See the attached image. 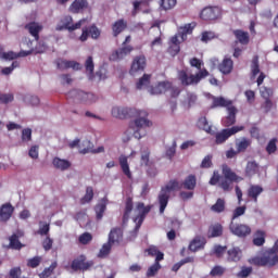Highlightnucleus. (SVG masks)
Returning <instances> with one entry per match:
<instances>
[{
  "mask_svg": "<svg viewBox=\"0 0 278 278\" xmlns=\"http://www.w3.org/2000/svg\"><path fill=\"white\" fill-rule=\"evenodd\" d=\"M112 116L114 118H135L132 123H130V129L134 130V136L137 138V140H140L142 136L147 135V131H141L143 129H147V127H151L153 123L149 121V113L147 111H140L136 109H129L124 106H114L112 109Z\"/></svg>",
  "mask_w": 278,
  "mask_h": 278,
  "instance_id": "obj_1",
  "label": "nucleus"
},
{
  "mask_svg": "<svg viewBox=\"0 0 278 278\" xmlns=\"http://www.w3.org/2000/svg\"><path fill=\"white\" fill-rule=\"evenodd\" d=\"M181 188L182 190H194L197 188V176L190 174L181 184L177 179H172L167 185L161 188V191L157 195L160 214H164L166 207H168V201H170V192L175 190H181Z\"/></svg>",
  "mask_w": 278,
  "mask_h": 278,
  "instance_id": "obj_2",
  "label": "nucleus"
},
{
  "mask_svg": "<svg viewBox=\"0 0 278 278\" xmlns=\"http://www.w3.org/2000/svg\"><path fill=\"white\" fill-rule=\"evenodd\" d=\"M222 173L223 176H220L217 170L213 173V176L208 181L210 186H219L224 192H230L231 185L242 180V178L237 176L236 172H233L227 164L222 166Z\"/></svg>",
  "mask_w": 278,
  "mask_h": 278,
  "instance_id": "obj_3",
  "label": "nucleus"
},
{
  "mask_svg": "<svg viewBox=\"0 0 278 278\" xmlns=\"http://www.w3.org/2000/svg\"><path fill=\"white\" fill-rule=\"evenodd\" d=\"M190 66L192 68H197L199 72L194 75H188L187 71L178 72V79L182 86H197L201 81V79H205V77H210V72L203 67V61L198 58H192L189 61Z\"/></svg>",
  "mask_w": 278,
  "mask_h": 278,
  "instance_id": "obj_4",
  "label": "nucleus"
},
{
  "mask_svg": "<svg viewBox=\"0 0 278 278\" xmlns=\"http://www.w3.org/2000/svg\"><path fill=\"white\" fill-rule=\"evenodd\" d=\"M249 264L257 267H268L273 268V266H277L278 264V254H276L273 250H266L262 256H253L248 260Z\"/></svg>",
  "mask_w": 278,
  "mask_h": 278,
  "instance_id": "obj_5",
  "label": "nucleus"
},
{
  "mask_svg": "<svg viewBox=\"0 0 278 278\" xmlns=\"http://www.w3.org/2000/svg\"><path fill=\"white\" fill-rule=\"evenodd\" d=\"M67 99H73L75 103H85L90 105L97 101V96L91 92H86L84 90L74 89L66 94Z\"/></svg>",
  "mask_w": 278,
  "mask_h": 278,
  "instance_id": "obj_6",
  "label": "nucleus"
},
{
  "mask_svg": "<svg viewBox=\"0 0 278 278\" xmlns=\"http://www.w3.org/2000/svg\"><path fill=\"white\" fill-rule=\"evenodd\" d=\"M239 131H244V126H232L230 128H224L218 132L212 131V136H215V144H225V141L231 136H236Z\"/></svg>",
  "mask_w": 278,
  "mask_h": 278,
  "instance_id": "obj_7",
  "label": "nucleus"
},
{
  "mask_svg": "<svg viewBox=\"0 0 278 278\" xmlns=\"http://www.w3.org/2000/svg\"><path fill=\"white\" fill-rule=\"evenodd\" d=\"M229 230L232 236H237V238H249L252 233L251 226L247 224H238L235 222H230Z\"/></svg>",
  "mask_w": 278,
  "mask_h": 278,
  "instance_id": "obj_8",
  "label": "nucleus"
},
{
  "mask_svg": "<svg viewBox=\"0 0 278 278\" xmlns=\"http://www.w3.org/2000/svg\"><path fill=\"white\" fill-rule=\"evenodd\" d=\"M93 264L92 261L87 262L86 255L81 254L72 261L71 268L74 273H77L78 270L86 273V270L92 268Z\"/></svg>",
  "mask_w": 278,
  "mask_h": 278,
  "instance_id": "obj_9",
  "label": "nucleus"
},
{
  "mask_svg": "<svg viewBox=\"0 0 278 278\" xmlns=\"http://www.w3.org/2000/svg\"><path fill=\"white\" fill-rule=\"evenodd\" d=\"M136 207L139 214L134 218V223H136L135 230L139 231L147 218V214L151 212V205L146 206L143 202H138Z\"/></svg>",
  "mask_w": 278,
  "mask_h": 278,
  "instance_id": "obj_10",
  "label": "nucleus"
},
{
  "mask_svg": "<svg viewBox=\"0 0 278 278\" xmlns=\"http://www.w3.org/2000/svg\"><path fill=\"white\" fill-rule=\"evenodd\" d=\"M223 16V9L219 7H206L200 13L202 21H216Z\"/></svg>",
  "mask_w": 278,
  "mask_h": 278,
  "instance_id": "obj_11",
  "label": "nucleus"
},
{
  "mask_svg": "<svg viewBox=\"0 0 278 278\" xmlns=\"http://www.w3.org/2000/svg\"><path fill=\"white\" fill-rule=\"evenodd\" d=\"M147 68V56L144 54H140L134 58L129 74L136 75L138 73H143V71Z\"/></svg>",
  "mask_w": 278,
  "mask_h": 278,
  "instance_id": "obj_12",
  "label": "nucleus"
},
{
  "mask_svg": "<svg viewBox=\"0 0 278 278\" xmlns=\"http://www.w3.org/2000/svg\"><path fill=\"white\" fill-rule=\"evenodd\" d=\"M25 236L23 230H16L9 237V245L8 249H12L13 251H21L24 249L25 244L21 242V238Z\"/></svg>",
  "mask_w": 278,
  "mask_h": 278,
  "instance_id": "obj_13",
  "label": "nucleus"
},
{
  "mask_svg": "<svg viewBox=\"0 0 278 278\" xmlns=\"http://www.w3.org/2000/svg\"><path fill=\"white\" fill-rule=\"evenodd\" d=\"M63 26L60 29H67V31H75V29H81V25L88 23V18H83L77 23L73 24V17L71 15H66L62 20Z\"/></svg>",
  "mask_w": 278,
  "mask_h": 278,
  "instance_id": "obj_14",
  "label": "nucleus"
},
{
  "mask_svg": "<svg viewBox=\"0 0 278 278\" xmlns=\"http://www.w3.org/2000/svg\"><path fill=\"white\" fill-rule=\"evenodd\" d=\"M131 51H134V47L124 46V47L113 51L112 54L110 55L109 60L111 62H118L121 60H124V58H127V55H129V53H131Z\"/></svg>",
  "mask_w": 278,
  "mask_h": 278,
  "instance_id": "obj_15",
  "label": "nucleus"
},
{
  "mask_svg": "<svg viewBox=\"0 0 278 278\" xmlns=\"http://www.w3.org/2000/svg\"><path fill=\"white\" fill-rule=\"evenodd\" d=\"M151 152L149 150H146L141 153V166H148V175L150 177H155L157 175V169L151 167L153 166V163L150 161Z\"/></svg>",
  "mask_w": 278,
  "mask_h": 278,
  "instance_id": "obj_16",
  "label": "nucleus"
},
{
  "mask_svg": "<svg viewBox=\"0 0 278 278\" xmlns=\"http://www.w3.org/2000/svg\"><path fill=\"white\" fill-rule=\"evenodd\" d=\"M108 242L112 245L121 244L123 242V228L114 227L109 232Z\"/></svg>",
  "mask_w": 278,
  "mask_h": 278,
  "instance_id": "obj_17",
  "label": "nucleus"
},
{
  "mask_svg": "<svg viewBox=\"0 0 278 278\" xmlns=\"http://www.w3.org/2000/svg\"><path fill=\"white\" fill-rule=\"evenodd\" d=\"M14 214V207L11 203H4L0 206V223H8Z\"/></svg>",
  "mask_w": 278,
  "mask_h": 278,
  "instance_id": "obj_18",
  "label": "nucleus"
},
{
  "mask_svg": "<svg viewBox=\"0 0 278 278\" xmlns=\"http://www.w3.org/2000/svg\"><path fill=\"white\" fill-rule=\"evenodd\" d=\"M24 29L28 31L35 38V40H40V33L42 31V25L37 22H30L24 26Z\"/></svg>",
  "mask_w": 278,
  "mask_h": 278,
  "instance_id": "obj_19",
  "label": "nucleus"
},
{
  "mask_svg": "<svg viewBox=\"0 0 278 278\" xmlns=\"http://www.w3.org/2000/svg\"><path fill=\"white\" fill-rule=\"evenodd\" d=\"M83 147H86L84 149H79V153L81 155H86V153H103L105 151V148L100 146L97 149L92 148V142L90 140L83 141Z\"/></svg>",
  "mask_w": 278,
  "mask_h": 278,
  "instance_id": "obj_20",
  "label": "nucleus"
},
{
  "mask_svg": "<svg viewBox=\"0 0 278 278\" xmlns=\"http://www.w3.org/2000/svg\"><path fill=\"white\" fill-rule=\"evenodd\" d=\"M207 241L205 238L201 236H197L190 243H189V251H192V253H197V251H200V249H204Z\"/></svg>",
  "mask_w": 278,
  "mask_h": 278,
  "instance_id": "obj_21",
  "label": "nucleus"
},
{
  "mask_svg": "<svg viewBox=\"0 0 278 278\" xmlns=\"http://www.w3.org/2000/svg\"><path fill=\"white\" fill-rule=\"evenodd\" d=\"M218 71L223 75H230L233 71V60H231V58H224L222 63L218 65Z\"/></svg>",
  "mask_w": 278,
  "mask_h": 278,
  "instance_id": "obj_22",
  "label": "nucleus"
},
{
  "mask_svg": "<svg viewBox=\"0 0 278 278\" xmlns=\"http://www.w3.org/2000/svg\"><path fill=\"white\" fill-rule=\"evenodd\" d=\"M236 114H238V109L228 106V116L223 119V126L232 127V125H236Z\"/></svg>",
  "mask_w": 278,
  "mask_h": 278,
  "instance_id": "obj_23",
  "label": "nucleus"
},
{
  "mask_svg": "<svg viewBox=\"0 0 278 278\" xmlns=\"http://www.w3.org/2000/svg\"><path fill=\"white\" fill-rule=\"evenodd\" d=\"M58 68L61 71H66L73 68V71H81V64L76 61L61 60L58 62Z\"/></svg>",
  "mask_w": 278,
  "mask_h": 278,
  "instance_id": "obj_24",
  "label": "nucleus"
},
{
  "mask_svg": "<svg viewBox=\"0 0 278 278\" xmlns=\"http://www.w3.org/2000/svg\"><path fill=\"white\" fill-rule=\"evenodd\" d=\"M173 88V84L169 81H161L155 87L150 89L151 94H164V92H168V90Z\"/></svg>",
  "mask_w": 278,
  "mask_h": 278,
  "instance_id": "obj_25",
  "label": "nucleus"
},
{
  "mask_svg": "<svg viewBox=\"0 0 278 278\" xmlns=\"http://www.w3.org/2000/svg\"><path fill=\"white\" fill-rule=\"evenodd\" d=\"M232 34L240 45L247 46L249 45V42H251L249 31H244L242 29H235Z\"/></svg>",
  "mask_w": 278,
  "mask_h": 278,
  "instance_id": "obj_26",
  "label": "nucleus"
},
{
  "mask_svg": "<svg viewBox=\"0 0 278 278\" xmlns=\"http://www.w3.org/2000/svg\"><path fill=\"white\" fill-rule=\"evenodd\" d=\"M88 8V0H75L70 5V12L72 14H79L83 10H86Z\"/></svg>",
  "mask_w": 278,
  "mask_h": 278,
  "instance_id": "obj_27",
  "label": "nucleus"
},
{
  "mask_svg": "<svg viewBox=\"0 0 278 278\" xmlns=\"http://www.w3.org/2000/svg\"><path fill=\"white\" fill-rule=\"evenodd\" d=\"M127 29V21L125 20H117L113 25H112V31L113 36L116 38L118 35L123 34Z\"/></svg>",
  "mask_w": 278,
  "mask_h": 278,
  "instance_id": "obj_28",
  "label": "nucleus"
},
{
  "mask_svg": "<svg viewBox=\"0 0 278 278\" xmlns=\"http://www.w3.org/2000/svg\"><path fill=\"white\" fill-rule=\"evenodd\" d=\"M118 162H119V166L122 168V172L125 176H127L128 179H131L132 175H131V169H129V161L128 157L125 155H121L118 157Z\"/></svg>",
  "mask_w": 278,
  "mask_h": 278,
  "instance_id": "obj_29",
  "label": "nucleus"
},
{
  "mask_svg": "<svg viewBox=\"0 0 278 278\" xmlns=\"http://www.w3.org/2000/svg\"><path fill=\"white\" fill-rule=\"evenodd\" d=\"M231 100H227L223 97H213V103L211 105V108H227V110H229V108H233V105H231Z\"/></svg>",
  "mask_w": 278,
  "mask_h": 278,
  "instance_id": "obj_30",
  "label": "nucleus"
},
{
  "mask_svg": "<svg viewBox=\"0 0 278 278\" xmlns=\"http://www.w3.org/2000/svg\"><path fill=\"white\" fill-rule=\"evenodd\" d=\"M252 243L254 244V247H264V244H266V231L256 230L254 232Z\"/></svg>",
  "mask_w": 278,
  "mask_h": 278,
  "instance_id": "obj_31",
  "label": "nucleus"
},
{
  "mask_svg": "<svg viewBox=\"0 0 278 278\" xmlns=\"http://www.w3.org/2000/svg\"><path fill=\"white\" fill-rule=\"evenodd\" d=\"M262 192H264V188H262L261 186H257V185H252L248 189V197H249V199H252V201L254 203H257V197H260V194H262Z\"/></svg>",
  "mask_w": 278,
  "mask_h": 278,
  "instance_id": "obj_32",
  "label": "nucleus"
},
{
  "mask_svg": "<svg viewBox=\"0 0 278 278\" xmlns=\"http://www.w3.org/2000/svg\"><path fill=\"white\" fill-rule=\"evenodd\" d=\"M208 238H220L223 236V225L219 223L213 224L208 227Z\"/></svg>",
  "mask_w": 278,
  "mask_h": 278,
  "instance_id": "obj_33",
  "label": "nucleus"
},
{
  "mask_svg": "<svg viewBox=\"0 0 278 278\" xmlns=\"http://www.w3.org/2000/svg\"><path fill=\"white\" fill-rule=\"evenodd\" d=\"M260 173V164L255 161H250L245 166V176L253 177Z\"/></svg>",
  "mask_w": 278,
  "mask_h": 278,
  "instance_id": "obj_34",
  "label": "nucleus"
},
{
  "mask_svg": "<svg viewBox=\"0 0 278 278\" xmlns=\"http://www.w3.org/2000/svg\"><path fill=\"white\" fill-rule=\"evenodd\" d=\"M52 164L58 170H68V168L72 166L68 160L60 157H54Z\"/></svg>",
  "mask_w": 278,
  "mask_h": 278,
  "instance_id": "obj_35",
  "label": "nucleus"
},
{
  "mask_svg": "<svg viewBox=\"0 0 278 278\" xmlns=\"http://www.w3.org/2000/svg\"><path fill=\"white\" fill-rule=\"evenodd\" d=\"M228 262H240L242 260V251L240 248H232L227 251Z\"/></svg>",
  "mask_w": 278,
  "mask_h": 278,
  "instance_id": "obj_36",
  "label": "nucleus"
},
{
  "mask_svg": "<svg viewBox=\"0 0 278 278\" xmlns=\"http://www.w3.org/2000/svg\"><path fill=\"white\" fill-rule=\"evenodd\" d=\"M106 210H108V202L105 199H102L101 202L94 206L97 220H101L103 218V214H105Z\"/></svg>",
  "mask_w": 278,
  "mask_h": 278,
  "instance_id": "obj_37",
  "label": "nucleus"
},
{
  "mask_svg": "<svg viewBox=\"0 0 278 278\" xmlns=\"http://www.w3.org/2000/svg\"><path fill=\"white\" fill-rule=\"evenodd\" d=\"M252 140L249 139V138H241V140L239 141H236V148H237V151L238 153H244L247 152V149H249V147H251L252 144Z\"/></svg>",
  "mask_w": 278,
  "mask_h": 278,
  "instance_id": "obj_38",
  "label": "nucleus"
},
{
  "mask_svg": "<svg viewBox=\"0 0 278 278\" xmlns=\"http://www.w3.org/2000/svg\"><path fill=\"white\" fill-rule=\"evenodd\" d=\"M227 207V202H225V199L218 198L215 204L211 206V212H214L215 214H223Z\"/></svg>",
  "mask_w": 278,
  "mask_h": 278,
  "instance_id": "obj_39",
  "label": "nucleus"
},
{
  "mask_svg": "<svg viewBox=\"0 0 278 278\" xmlns=\"http://www.w3.org/2000/svg\"><path fill=\"white\" fill-rule=\"evenodd\" d=\"M146 252L151 257H155V262H162V260H164V253H162L155 245H151Z\"/></svg>",
  "mask_w": 278,
  "mask_h": 278,
  "instance_id": "obj_40",
  "label": "nucleus"
},
{
  "mask_svg": "<svg viewBox=\"0 0 278 278\" xmlns=\"http://www.w3.org/2000/svg\"><path fill=\"white\" fill-rule=\"evenodd\" d=\"M27 55H29V52H25V51H21L20 53H16L14 51L2 53L3 60H16L17 58H27Z\"/></svg>",
  "mask_w": 278,
  "mask_h": 278,
  "instance_id": "obj_41",
  "label": "nucleus"
},
{
  "mask_svg": "<svg viewBox=\"0 0 278 278\" xmlns=\"http://www.w3.org/2000/svg\"><path fill=\"white\" fill-rule=\"evenodd\" d=\"M199 129H203V131H206V134H213L212 126L210 125V122H207V117L202 116L198 119L197 123Z\"/></svg>",
  "mask_w": 278,
  "mask_h": 278,
  "instance_id": "obj_42",
  "label": "nucleus"
},
{
  "mask_svg": "<svg viewBox=\"0 0 278 278\" xmlns=\"http://www.w3.org/2000/svg\"><path fill=\"white\" fill-rule=\"evenodd\" d=\"M159 5L160 10L168 12V10H173L177 5V0H160Z\"/></svg>",
  "mask_w": 278,
  "mask_h": 278,
  "instance_id": "obj_43",
  "label": "nucleus"
},
{
  "mask_svg": "<svg viewBox=\"0 0 278 278\" xmlns=\"http://www.w3.org/2000/svg\"><path fill=\"white\" fill-rule=\"evenodd\" d=\"M55 268H58V262L54 261L51 263V265L42 270V273L39 274L40 278H49L53 275Z\"/></svg>",
  "mask_w": 278,
  "mask_h": 278,
  "instance_id": "obj_44",
  "label": "nucleus"
},
{
  "mask_svg": "<svg viewBox=\"0 0 278 278\" xmlns=\"http://www.w3.org/2000/svg\"><path fill=\"white\" fill-rule=\"evenodd\" d=\"M132 210H134V201L131 200V198H128L126 200L125 211L123 215L124 223L125 220H129V216L131 215Z\"/></svg>",
  "mask_w": 278,
  "mask_h": 278,
  "instance_id": "obj_45",
  "label": "nucleus"
},
{
  "mask_svg": "<svg viewBox=\"0 0 278 278\" xmlns=\"http://www.w3.org/2000/svg\"><path fill=\"white\" fill-rule=\"evenodd\" d=\"M92 199H94V189L87 187L85 195L80 199V203L81 205H86V203H90Z\"/></svg>",
  "mask_w": 278,
  "mask_h": 278,
  "instance_id": "obj_46",
  "label": "nucleus"
},
{
  "mask_svg": "<svg viewBox=\"0 0 278 278\" xmlns=\"http://www.w3.org/2000/svg\"><path fill=\"white\" fill-rule=\"evenodd\" d=\"M112 247L113 245L112 243H110V241L104 243L98 253V257H100L101 260L108 257V255H110V253L112 252Z\"/></svg>",
  "mask_w": 278,
  "mask_h": 278,
  "instance_id": "obj_47",
  "label": "nucleus"
},
{
  "mask_svg": "<svg viewBox=\"0 0 278 278\" xmlns=\"http://www.w3.org/2000/svg\"><path fill=\"white\" fill-rule=\"evenodd\" d=\"M151 84V75L143 74V76L136 84L137 90H142V88H147Z\"/></svg>",
  "mask_w": 278,
  "mask_h": 278,
  "instance_id": "obj_48",
  "label": "nucleus"
},
{
  "mask_svg": "<svg viewBox=\"0 0 278 278\" xmlns=\"http://www.w3.org/2000/svg\"><path fill=\"white\" fill-rule=\"evenodd\" d=\"M244 214H247V205L237 206L232 211L231 222L233 223L236 220V218H240V216H244Z\"/></svg>",
  "mask_w": 278,
  "mask_h": 278,
  "instance_id": "obj_49",
  "label": "nucleus"
},
{
  "mask_svg": "<svg viewBox=\"0 0 278 278\" xmlns=\"http://www.w3.org/2000/svg\"><path fill=\"white\" fill-rule=\"evenodd\" d=\"M85 68L87 73H89V79H92L94 75V61H92V56H88L85 62Z\"/></svg>",
  "mask_w": 278,
  "mask_h": 278,
  "instance_id": "obj_50",
  "label": "nucleus"
},
{
  "mask_svg": "<svg viewBox=\"0 0 278 278\" xmlns=\"http://www.w3.org/2000/svg\"><path fill=\"white\" fill-rule=\"evenodd\" d=\"M251 71H252V77H257V75H260V58L258 56H254L252 59Z\"/></svg>",
  "mask_w": 278,
  "mask_h": 278,
  "instance_id": "obj_51",
  "label": "nucleus"
},
{
  "mask_svg": "<svg viewBox=\"0 0 278 278\" xmlns=\"http://www.w3.org/2000/svg\"><path fill=\"white\" fill-rule=\"evenodd\" d=\"M160 268H162V265H160V261H155V263L148 268L147 277H155Z\"/></svg>",
  "mask_w": 278,
  "mask_h": 278,
  "instance_id": "obj_52",
  "label": "nucleus"
},
{
  "mask_svg": "<svg viewBox=\"0 0 278 278\" xmlns=\"http://www.w3.org/2000/svg\"><path fill=\"white\" fill-rule=\"evenodd\" d=\"M211 277H223L225 275V267L216 265L210 271Z\"/></svg>",
  "mask_w": 278,
  "mask_h": 278,
  "instance_id": "obj_53",
  "label": "nucleus"
},
{
  "mask_svg": "<svg viewBox=\"0 0 278 278\" xmlns=\"http://www.w3.org/2000/svg\"><path fill=\"white\" fill-rule=\"evenodd\" d=\"M253 275V267L242 266L241 270L237 274L238 278H248Z\"/></svg>",
  "mask_w": 278,
  "mask_h": 278,
  "instance_id": "obj_54",
  "label": "nucleus"
},
{
  "mask_svg": "<svg viewBox=\"0 0 278 278\" xmlns=\"http://www.w3.org/2000/svg\"><path fill=\"white\" fill-rule=\"evenodd\" d=\"M41 262H42V256H34L33 258L28 260L27 266L28 268H38Z\"/></svg>",
  "mask_w": 278,
  "mask_h": 278,
  "instance_id": "obj_55",
  "label": "nucleus"
},
{
  "mask_svg": "<svg viewBox=\"0 0 278 278\" xmlns=\"http://www.w3.org/2000/svg\"><path fill=\"white\" fill-rule=\"evenodd\" d=\"M87 29L89 30V36H91L93 40L99 39V37L101 36V30H99V28L94 24L87 27Z\"/></svg>",
  "mask_w": 278,
  "mask_h": 278,
  "instance_id": "obj_56",
  "label": "nucleus"
},
{
  "mask_svg": "<svg viewBox=\"0 0 278 278\" xmlns=\"http://www.w3.org/2000/svg\"><path fill=\"white\" fill-rule=\"evenodd\" d=\"M78 242L80 244H90L92 242V233L90 232H84L79 236Z\"/></svg>",
  "mask_w": 278,
  "mask_h": 278,
  "instance_id": "obj_57",
  "label": "nucleus"
},
{
  "mask_svg": "<svg viewBox=\"0 0 278 278\" xmlns=\"http://www.w3.org/2000/svg\"><path fill=\"white\" fill-rule=\"evenodd\" d=\"M14 101V93H1L0 92V103L8 105Z\"/></svg>",
  "mask_w": 278,
  "mask_h": 278,
  "instance_id": "obj_58",
  "label": "nucleus"
},
{
  "mask_svg": "<svg viewBox=\"0 0 278 278\" xmlns=\"http://www.w3.org/2000/svg\"><path fill=\"white\" fill-rule=\"evenodd\" d=\"M266 151L269 155H273L277 151V138H273L266 147Z\"/></svg>",
  "mask_w": 278,
  "mask_h": 278,
  "instance_id": "obj_59",
  "label": "nucleus"
},
{
  "mask_svg": "<svg viewBox=\"0 0 278 278\" xmlns=\"http://www.w3.org/2000/svg\"><path fill=\"white\" fill-rule=\"evenodd\" d=\"M22 142H31V128H24L22 130Z\"/></svg>",
  "mask_w": 278,
  "mask_h": 278,
  "instance_id": "obj_60",
  "label": "nucleus"
},
{
  "mask_svg": "<svg viewBox=\"0 0 278 278\" xmlns=\"http://www.w3.org/2000/svg\"><path fill=\"white\" fill-rule=\"evenodd\" d=\"M216 38V34L213 31H204L202 33L201 41L202 42H210V40H214Z\"/></svg>",
  "mask_w": 278,
  "mask_h": 278,
  "instance_id": "obj_61",
  "label": "nucleus"
},
{
  "mask_svg": "<svg viewBox=\"0 0 278 278\" xmlns=\"http://www.w3.org/2000/svg\"><path fill=\"white\" fill-rule=\"evenodd\" d=\"M195 26H197L195 24H186L184 27L180 28L182 30V35H181L182 40H184V36H188V34H191Z\"/></svg>",
  "mask_w": 278,
  "mask_h": 278,
  "instance_id": "obj_62",
  "label": "nucleus"
},
{
  "mask_svg": "<svg viewBox=\"0 0 278 278\" xmlns=\"http://www.w3.org/2000/svg\"><path fill=\"white\" fill-rule=\"evenodd\" d=\"M201 168H212V154L206 155L202 160Z\"/></svg>",
  "mask_w": 278,
  "mask_h": 278,
  "instance_id": "obj_63",
  "label": "nucleus"
},
{
  "mask_svg": "<svg viewBox=\"0 0 278 278\" xmlns=\"http://www.w3.org/2000/svg\"><path fill=\"white\" fill-rule=\"evenodd\" d=\"M21 267H13L9 271V278H18L22 275Z\"/></svg>",
  "mask_w": 278,
  "mask_h": 278,
  "instance_id": "obj_64",
  "label": "nucleus"
}]
</instances>
